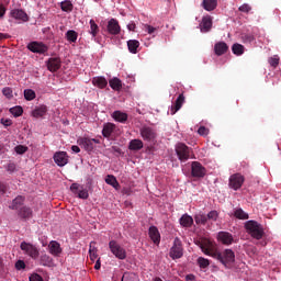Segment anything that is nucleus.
<instances>
[{"instance_id":"obj_1","label":"nucleus","mask_w":281,"mask_h":281,"mask_svg":"<svg viewBox=\"0 0 281 281\" xmlns=\"http://www.w3.org/2000/svg\"><path fill=\"white\" fill-rule=\"evenodd\" d=\"M200 249H202L205 256H211V258H215V260H220L222 265L226 269H232L234 267V262H236V255L232 249H225L224 251L216 250L214 244L212 241L205 239L200 244Z\"/></svg>"},{"instance_id":"obj_2","label":"nucleus","mask_w":281,"mask_h":281,"mask_svg":"<svg viewBox=\"0 0 281 281\" xmlns=\"http://www.w3.org/2000/svg\"><path fill=\"white\" fill-rule=\"evenodd\" d=\"M244 227L247 234H249L251 238H255V240H262V238H265V226H262V224L250 220L244 224Z\"/></svg>"},{"instance_id":"obj_3","label":"nucleus","mask_w":281,"mask_h":281,"mask_svg":"<svg viewBox=\"0 0 281 281\" xmlns=\"http://www.w3.org/2000/svg\"><path fill=\"white\" fill-rule=\"evenodd\" d=\"M176 155L179 161L186 162L188 159H194V154L192 153V148L188 147L186 143H178L176 145Z\"/></svg>"},{"instance_id":"obj_4","label":"nucleus","mask_w":281,"mask_h":281,"mask_svg":"<svg viewBox=\"0 0 281 281\" xmlns=\"http://www.w3.org/2000/svg\"><path fill=\"white\" fill-rule=\"evenodd\" d=\"M169 256L172 260H179V258H183V244L179 237L175 238L173 245L169 251Z\"/></svg>"},{"instance_id":"obj_5","label":"nucleus","mask_w":281,"mask_h":281,"mask_svg":"<svg viewBox=\"0 0 281 281\" xmlns=\"http://www.w3.org/2000/svg\"><path fill=\"white\" fill-rule=\"evenodd\" d=\"M109 249L119 260H126V250L122 248L116 240H111L109 243Z\"/></svg>"},{"instance_id":"obj_6","label":"nucleus","mask_w":281,"mask_h":281,"mask_svg":"<svg viewBox=\"0 0 281 281\" xmlns=\"http://www.w3.org/2000/svg\"><path fill=\"white\" fill-rule=\"evenodd\" d=\"M140 136L144 139V142H156L157 139V131L150 126H143L140 128Z\"/></svg>"},{"instance_id":"obj_7","label":"nucleus","mask_w":281,"mask_h":281,"mask_svg":"<svg viewBox=\"0 0 281 281\" xmlns=\"http://www.w3.org/2000/svg\"><path fill=\"white\" fill-rule=\"evenodd\" d=\"M20 248L22 251H24V254H26V256H30V258H33V260H36V258H38L40 252L36 246L26 241H22L20 245Z\"/></svg>"},{"instance_id":"obj_8","label":"nucleus","mask_w":281,"mask_h":281,"mask_svg":"<svg viewBox=\"0 0 281 281\" xmlns=\"http://www.w3.org/2000/svg\"><path fill=\"white\" fill-rule=\"evenodd\" d=\"M206 172H207V170L205 169V167H203V165H201V162L193 161L191 164V175L195 179H203V177H205Z\"/></svg>"},{"instance_id":"obj_9","label":"nucleus","mask_w":281,"mask_h":281,"mask_svg":"<svg viewBox=\"0 0 281 281\" xmlns=\"http://www.w3.org/2000/svg\"><path fill=\"white\" fill-rule=\"evenodd\" d=\"M245 183V177L240 173H234L229 177L228 186L232 190H240Z\"/></svg>"},{"instance_id":"obj_10","label":"nucleus","mask_w":281,"mask_h":281,"mask_svg":"<svg viewBox=\"0 0 281 281\" xmlns=\"http://www.w3.org/2000/svg\"><path fill=\"white\" fill-rule=\"evenodd\" d=\"M27 49L32 52L33 54H45L49 48L47 45L41 43V42H31L27 45Z\"/></svg>"},{"instance_id":"obj_11","label":"nucleus","mask_w":281,"mask_h":281,"mask_svg":"<svg viewBox=\"0 0 281 281\" xmlns=\"http://www.w3.org/2000/svg\"><path fill=\"white\" fill-rule=\"evenodd\" d=\"M70 191L74 194H78V199H89V191L87 189H85V187L78 184V183H72L70 186Z\"/></svg>"},{"instance_id":"obj_12","label":"nucleus","mask_w":281,"mask_h":281,"mask_svg":"<svg viewBox=\"0 0 281 281\" xmlns=\"http://www.w3.org/2000/svg\"><path fill=\"white\" fill-rule=\"evenodd\" d=\"M53 159H54L55 164H57L60 168H63V166H67V164H69V156L67 155L66 151L55 153Z\"/></svg>"},{"instance_id":"obj_13","label":"nucleus","mask_w":281,"mask_h":281,"mask_svg":"<svg viewBox=\"0 0 281 281\" xmlns=\"http://www.w3.org/2000/svg\"><path fill=\"white\" fill-rule=\"evenodd\" d=\"M48 71H52L54 74L55 71H58L60 69L63 61H60L59 57H50L46 61Z\"/></svg>"},{"instance_id":"obj_14","label":"nucleus","mask_w":281,"mask_h":281,"mask_svg":"<svg viewBox=\"0 0 281 281\" xmlns=\"http://www.w3.org/2000/svg\"><path fill=\"white\" fill-rule=\"evenodd\" d=\"M108 32L109 34H112V36H117L120 32H122V27L120 26V22L115 19H111L108 22Z\"/></svg>"},{"instance_id":"obj_15","label":"nucleus","mask_w":281,"mask_h":281,"mask_svg":"<svg viewBox=\"0 0 281 281\" xmlns=\"http://www.w3.org/2000/svg\"><path fill=\"white\" fill-rule=\"evenodd\" d=\"M217 240H220V243L222 245H232V243H234V236L231 233L227 232H220L217 234Z\"/></svg>"},{"instance_id":"obj_16","label":"nucleus","mask_w":281,"mask_h":281,"mask_svg":"<svg viewBox=\"0 0 281 281\" xmlns=\"http://www.w3.org/2000/svg\"><path fill=\"white\" fill-rule=\"evenodd\" d=\"M184 103H186V95L181 93L178 95L177 100L171 106V110H170L171 115H175L181 109V106H183Z\"/></svg>"},{"instance_id":"obj_17","label":"nucleus","mask_w":281,"mask_h":281,"mask_svg":"<svg viewBox=\"0 0 281 281\" xmlns=\"http://www.w3.org/2000/svg\"><path fill=\"white\" fill-rule=\"evenodd\" d=\"M229 52V46L225 42H217L214 46V53L216 56H223Z\"/></svg>"},{"instance_id":"obj_18","label":"nucleus","mask_w":281,"mask_h":281,"mask_svg":"<svg viewBox=\"0 0 281 281\" xmlns=\"http://www.w3.org/2000/svg\"><path fill=\"white\" fill-rule=\"evenodd\" d=\"M149 238L155 245H159V243H161V234H159V228H157V226L149 227Z\"/></svg>"},{"instance_id":"obj_19","label":"nucleus","mask_w":281,"mask_h":281,"mask_svg":"<svg viewBox=\"0 0 281 281\" xmlns=\"http://www.w3.org/2000/svg\"><path fill=\"white\" fill-rule=\"evenodd\" d=\"M112 117L115 122H120V124H126L128 122V114L120 110L114 111Z\"/></svg>"},{"instance_id":"obj_20","label":"nucleus","mask_w":281,"mask_h":281,"mask_svg":"<svg viewBox=\"0 0 281 281\" xmlns=\"http://www.w3.org/2000/svg\"><path fill=\"white\" fill-rule=\"evenodd\" d=\"M48 251L52 256H58L63 254V248H60V244L56 240H52L48 245Z\"/></svg>"},{"instance_id":"obj_21","label":"nucleus","mask_w":281,"mask_h":281,"mask_svg":"<svg viewBox=\"0 0 281 281\" xmlns=\"http://www.w3.org/2000/svg\"><path fill=\"white\" fill-rule=\"evenodd\" d=\"M11 16L18 21H29L27 13L23 9H15L11 11Z\"/></svg>"},{"instance_id":"obj_22","label":"nucleus","mask_w":281,"mask_h":281,"mask_svg":"<svg viewBox=\"0 0 281 281\" xmlns=\"http://www.w3.org/2000/svg\"><path fill=\"white\" fill-rule=\"evenodd\" d=\"M78 144H80V146H82L88 153H91V150L95 148V145H93V140H91V138H80L78 139Z\"/></svg>"},{"instance_id":"obj_23","label":"nucleus","mask_w":281,"mask_h":281,"mask_svg":"<svg viewBox=\"0 0 281 281\" xmlns=\"http://www.w3.org/2000/svg\"><path fill=\"white\" fill-rule=\"evenodd\" d=\"M200 30L203 33L210 32L212 30V18L211 16H204L202 19V22L200 24Z\"/></svg>"},{"instance_id":"obj_24","label":"nucleus","mask_w":281,"mask_h":281,"mask_svg":"<svg viewBox=\"0 0 281 281\" xmlns=\"http://www.w3.org/2000/svg\"><path fill=\"white\" fill-rule=\"evenodd\" d=\"M179 223L181 227H192V225H194V218L188 214H183L180 217Z\"/></svg>"},{"instance_id":"obj_25","label":"nucleus","mask_w":281,"mask_h":281,"mask_svg":"<svg viewBox=\"0 0 281 281\" xmlns=\"http://www.w3.org/2000/svg\"><path fill=\"white\" fill-rule=\"evenodd\" d=\"M47 115V105H40L32 111L33 117H45Z\"/></svg>"},{"instance_id":"obj_26","label":"nucleus","mask_w":281,"mask_h":281,"mask_svg":"<svg viewBox=\"0 0 281 281\" xmlns=\"http://www.w3.org/2000/svg\"><path fill=\"white\" fill-rule=\"evenodd\" d=\"M33 211L30 209V206H22L19 210V217L23 218L24 221H27V218H32Z\"/></svg>"},{"instance_id":"obj_27","label":"nucleus","mask_w":281,"mask_h":281,"mask_svg":"<svg viewBox=\"0 0 281 281\" xmlns=\"http://www.w3.org/2000/svg\"><path fill=\"white\" fill-rule=\"evenodd\" d=\"M113 131H115V124H113V123L104 124L103 130H102L103 137L109 139V137H111V135H113Z\"/></svg>"},{"instance_id":"obj_28","label":"nucleus","mask_w":281,"mask_h":281,"mask_svg":"<svg viewBox=\"0 0 281 281\" xmlns=\"http://www.w3.org/2000/svg\"><path fill=\"white\" fill-rule=\"evenodd\" d=\"M216 5H218V1L216 0H203L202 8L206 10V12H212V10H216Z\"/></svg>"},{"instance_id":"obj_29","label":"nucleus","mask_w":281,"mask_h":281,"mask_svg":"<svg viewBox=\"0 0 281 281\" xmlns=\"http://www.w3.org/2000/svg\"><path fill=\"white\" fill-rule=\"evenodd\" d=\"M92 85H94V87H98L99 89H104V87L109 85V81H106V78L104 77H94L92 79Z\"/></svg>"},{"instance_id":"obj_30","label":"nucleus","mask_w":281,"mask_h":281,"mask_svg":"<svg viewBox=\"0 0 281 281\" xmlns=\"http://www.w3.org/2000/svg\"><path fill=\"white\" fill-rule=\"evenodd\" d=\"M142 148H144V142H142V139H132L130 142V150H142Z\"/></svg>"},{"instance_id":"obj_31","label":"nucleus","mask_w":281,"mask_h":281,"mask_svg":"<svg viewBox=\"0 0 281 281\" xmlns=\"http://www.w3.org/2000/svg\"><path fill=\"white\" fill-rule=\"evenodd\" d=\"M90 30L89 34H91L92 38H95L98 34L100 33V26H98V23H95V20L91 19L90 20Z\"/></svg>"},{"instance_id":"obj_32","label":"nucleus","mask_w":281,"mask_h":281,"mask_svg":"<svg viewBox=\"0 0 281 281\" xmlns=\"http://www.w3.org/2000/svg\"><path fill=\"white\" fill-rule=\"evenodd\" d=\"M127 47L131 54H137V49L139 48V41L137 40L127 41Z\"/></svg>"},{"instance_id":"obj_33","label":"nucleus","mask_w":281,"mask_h":281,"mask_svg":"<svg viewBox=\"0 0 281 281\" xmlns=\"http://www.w3.org/2000/svg\"><path fill=\"white\" fill-rule=\"evenodd\" d=\"M40 265H42V267H52L54 265V259L48 255H42L40 258Z\"/></svg>"},{"instance_id":"obj_34","label":"nucleus","mask_w":281,"mask_h":281,"mask_svg":"<svg viewBox=\"0 0 281 281\" xmlns=\"http://www.w3.org/2000/svg\"><path fill=\"white\" fill-rule=\"evenodd\" d=\"M60 9L63 12H74V3H71V0L61 1Z\"/></svg>"},{"instance_id":"obj_35","label":"nucleus","mask_w":281,"mask_h":281,"mask_svg":"<svg viewBox=\"0 0 281 281\" xmlns=\"http://www.w3.org/2000/svg\"><path fill=\"white\" fill-rule=\"evenodd\" d=\"M232 52L235 56H243L245 54V46L238 43L233 44Z\"/></svg>"},{"instance_id":"obj_36","label":"nucleus","mask_w":281,"mask_h":281,"mask_svg":"<svg viewBox=\"0 0 281 281\" xmlns=\"http://www.w3.org/2000/svg\"><path fill=\"white\" fill-rule=\"evenodd\" d=\"M25 201V198L23 195H18L10 206L11 210H19L21 205H23V202Z\"/></svg>"},{"instance_id":"obj_37","label":"nucleus","mask_w":281,"mask_h":281,"mask_svg":"<svg viewBox=\"0 0 281 281\" xmlns=\"http://www.w3.org/2000/svg\"><path fill=\"white\" fill-rule=\"evenodd\" d=\"M109 85H110L111 89H113L114 91L122 90V80H120L119 78L111 79L109 81Z\"/></svg>"},{"instance_id":"obj_38","label":"nucleus","mask_w":281,"mask_h":281,"mask_svg":"<svg viewBox=\"0 0 281 281\" xmlns=\"http://www.w3.org/2000/svg\"><path fill=\"white\" fill-rule=\"evenodd\" d=\"M234 216L239 221H247L249 218V214H247L243 209L235 210Z\"/></svg>"},{"instance_id":"obj_39","label":"nucleus","mask_w":281,"mask_h":281,"mask_svg":"<svg viewBox=\"0 0 281 281\" xmlns=\"http://www.w3.org/2000/svg\"><path fill=\"white\" fill-rule=\"evenodd\" d=\"M105 183H108V186H112V188H120V182H117V178L113 175L106 176Z\"/></svg>"},{"instance_id":"obj_40","label":"nucleus","mask_w":281,"mask_h":281,"mask_svg":"<svg viewBox=\"0 0 281 281\" xmlns=\"http://www.w3.org/2000/svg\"><path fill=\"white\" fill-rule=\"evenodd\" d=\"M66 38L69 43H76V41H78V32L74 30L67 31Z\"/></svg>"},{"instance_id":"obj_41","label":"nucleus","mask_w":281,"mask_h":281,"mask_svg":"<svg viewBox=\"0 0 281 281\" xmlns=\"http://www.w3.org/2000/svg\"><path fill=\"white\" fill-rule=\"evenodd\" d=\"M10 114L14 117H21L23 115V108L21 105H16L10 109Z\"/></svg>"},{"instance_id":"obj_42","label":"nucleus","mask_w":281,"mask_h":281,"mask_svg":"<svg viewBox=\"0 0 281 281\" xmlns=\"http://www.w3.org/2000/svg\"><path fill=\"white\" fill-rule=\"evenodd\" d=\"M194 220H195L196 225H205V223H207V221H209L207 215L202 214V213L195 215Z\"/></svg>"},{"instance_id":"obj_43","label":"nucleus","mask_w":281,"mask_h":281,"mask_svg":"<svg viewBox=\"0 0 281 281\" xmlns=\"http://www.w3.org/2000/svg\"><path fill=\"white\" fill-rule=\"evenodd\" d=\"M24 98L29 102H32V100H34L36 98V92L32 89H25L24 90Z\"/></svg>"},{"instance_id":"obj_44","label":"nucleus","mask_w":281,"mask_h":281,"mask_svg":"<svg viewBox=\"0 0 281 281\" xmlns=\"http://www.w3.org/2000/svg\"><path fill=\"white\" fill-rule=\"evenodd\" d=\"M7 172L10 175H14V172H19V168L16 167L15 162L10 161L8 165L4 166Z\"/></svg>"},{"instance_id":"obj_45","label":"nucleus","mask_w":281,"mask_h":281,"mask_svg":"<svg viewBox=\"0 0 281 281\" xmlns=\"http://www.w3.org/2000/svg\"><path fill=\"white\" fill-rule=\"evenodd\" d=\"M93 245H95V243H90V249H89V254H90V260L93 262L95 260V258H98V248L93 247Z\"/></svg>"},{"instance_id":"obj_46","label":"nucleus","mask_w":281,"mask_h":281,"mask_svg":"<svg viewBox=\"0 0 281 281\" xmlns=\"http://www.w3.org/2000/svg\"><path fill=\"white\" fill-rule=\"evenodd\" d=\"M268 63L270 67H273V69H276V67L280 65V57L278 55H274L268 59Z\"/></svg>"},{"instance_id":"obj_47","label":"nucleus","mask_w":281,"mask_h":281,"mask_svg":"<svg viewBox=\"0 0 281 281\" xmlns=\"http://www.w3.org/2000/svg\"><path fill=\"white\" fill-rule=\"evenodd\" d=\"M198 265L201 269H207L210 267V260H207L203 257H199Z\"/></svg>"},{"instance_id":"obj_48","label":"nucleus","mask_w":281,"mask_h":281,"mask_svg":"<svg viewBox=\"0 0 281 281\" xmlns=\"http://www.w3.org/2000/svg\"><path fill=\"white\" fill-rule=\"evenodd\" d=\"M207 221H217L218 220V212L217 211H211L206 215Z\"/></svg>"},{"instance_id":"obj_49","label":"nucleus","mask_w":281,"mask_h":281,"mask_svg":"<svg viewBox=\"0 0 281 281\" xmlns=\"http://www.w3.org/2000/svg\"><path fill=\"white\" fill-rule=\"evenodd\" d=\"M16 155H25V151L27 150V146L24 145H18L14 148Z\"/></svg>"},{"instance_id":"obj_50","label":"nucleus","mask_w":281,"mask_h":281,"mask_svg":"<svg viewBox=\"0 0 281 281\" xmlns=\"http://www.w3.org/2000/svg\"><path fill=\"white\" fill-rule=\"evenodd\" d=\"M241 41H243V43H254L255 37L252 34H243Z\"/></svg>"},{"instance_id":"obj_51","label":"nucleus","mask_w":281,"mask_h":281,"mask_svg":"<svg viewBox=\"0 0 281 281\" xmlns=\"http://www.w3.org/2000/svg\"><path fill=\"white\" fill-rule=\"evenodd\" d=\"M239 12H245L246 14L251 12V5L244 3L238 8Z\"/></svg>"},{"instance_id":"obj_52","label":"nucleus","mask_w":281,"mask_h":281,"mask_svg":"<svg viewBox=\"0 0 281 281\" xmlns=\"http://www.w3.org/2000/svg\"><path fill=\"white\" fill-rule=\"evenodd\" d=\"M198 133L199 135L205 136L210 134V130L205 126H200Z\"/></svg>"},{"instance_id":"obj_53","label":"nucleus","mask_w":281,"mask_h":281,"mask_svg":"<svg viewBox=\"0 0 281 281\" xmlns=\"http://www.w3.org/2000/svg\"><path fill=\"white\" fill-rule=\"evenodd\" d=\"M2 93L3 95H5V98H9V99L12 98V88L10 87L3 88Z\"/></svg>"},{"instance_id":"obj_54","label":"nucleus","mask_w":281,"mask_h":281,"mask_svg":"<svg viewBox=\"0 0 281 281\" xmlns=\"http://www.w3.org/2000/svg\"><path fill=\"white\" fill-rule=\"evenodd\" d=\"M15 269H16L18 271H21V269H25V261H23V260H18V261L15 262Z\"/></svg>"},{"instance_id":"obj_55","label":"nucleus","mask_w":281,"mask_h":281,"mask_svg":"<svg viewBox=\"0 0 281 281\" xmlns=\"http://www.w3.org/2000/svg\"><path fill=\"white\" fill-rule=\"evenodd\" d=\"M5 192H8V186H5L3 182H0V196H3Z\"/></svg>"},{"instance_id":"obj_56","label":"nucleus","mask_w":281,"mask_h":281,"mask_svg":"<svg viewBox=\"0 0 281 281\" xmlns=\"http://www.w3.org/2000/svg\"><path fill=\"white\" fill-rule=\"evenodd\" d=\"M145 30L149 34H155V32H157V29L155 26H151V25H148V24L145 25Z\"/></svg>"},{"instance_id":"obj_57","label":"nucleus","mask_w":281,"mask_h":281,"mask_svg":"<svg viewBox=\"0 0 281 281\" xmlns=\"http://www.w3.org/2000/svg\"><path fill=\"white\" fill-rule=\"evenodd\" d=\"M0 123L4 125L5 127L12 126V121L10 119H1Z\"/></svg>"},{"instance_id":"obj_58","label":"nucleus","mask_w":281,"mask_h":281,"mask_svg":"<svg viewBox=\"0 0 281 281\" xmlns=\"http://www.w3.org/2000/svg\"><path fill=\"white\" fill-rule=\"evenodd\" d=\"M30 281H43V277H41L40 274L35 273V274H32L30 277Z\"/></svg>"},{"instance_id":"obj_59","label":"nucleus","mask_w":281,"mask_h":281,"mask_svg":"<svg viewBox=\"0 0 281 281\" xmlns=\"http://www.w3.org/2000/svg\"><path fill=\"white\" fill-rule=\"evenodd\" d=\"M5 5L0 4V19H3L5 16Z\"/></svg>"},{"instance_id":"obj_60","label":"nucleus","mask_w":281,"mask_h":281,"mask_svg":"<svg viewBox=\"0 0 281 281\" xmlns=\"http://www.w3.org/2000/svg\"><path fill=\"white\" fill-rule=\"evenodd\" d=\"M122 281H133V276L125 273L122 277Z\"/></svg>"},{"instance_id":"obj_61","label":"nucleus","mask_w":281,"mask_h":281,"mask_svg":"<svg viewBox=\"0 0 281 281\" xmlns=\"http://www.w3.org/2000/svg\"><path fill=\"white\" fill-rule=\"evenodd\" d=\"M101 267H102V263L100 262V259H98V260L95 261L94 269H95L97 271H100Z\"/></svg>"},{"instance_id":"obj_62","label":"nucleus","mask_w":281,"mask_h":281,"mask_svg":"<svg viewBox=\"0 0 281 281\" xmlns=\"http://www.w3.org/2000/svg\"><path fill=\"white\" fill-rule=\"evenodd\" d=\"M135 23L127 24V30H130V32H135Z\"/></svg>"},{"instance_id":"obj_63","label":"nucleus","mask_w":281,"mask_h":281,"mask_svg":"<svg viewBox=\"0 0 281 281\" xmlns=\"http://www.w3.org/2000/svg\"><path fill=\"white\" fill-rule=\"evenodd\" d=\"M71 150L72 153H80V147L78 145H72Z\"/></svg>"},{"instance_id":"obj_64","label":"nucleus","mask_w":281,"mask_h":281,"mask_svg":"<svg viewBox=\"0 0 281 281\" xmlns=\"http://www.w3.org/2000/svg\"><path fill=\"white\" fill-rule=\"evenodd\" d=\"M194 274H188L187 277H186V280H194Z\"/></svg>"}]
</instances>
